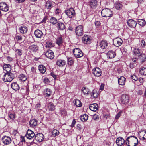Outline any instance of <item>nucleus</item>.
I'll list each match as a JSON object with an SVG mask.
<instances>
[{"instance_id": "1", "label": "nucleus", "mask_w": 146, "mask_h": 146, "mask_svg": "<svg viewBox=\"0 0 146 146\" xmlns=\"http://www.w3.org/2000/svg\"><path fill=\"white\" fill-rule=\"evenodd\" d=\"M125 142L128 146H136L138 143V141L136 137L130 136L127 138Z\"/></svg>"}, {"instance_id": "2", "label": "nucleus", "mask_w": 146, "mask_h": 146, "mask_svg": "<svg viewBox=\"0 0 146 146\" xmlns=\"http://www.w3.org/2000/svg\"><path fill=\"white\" fill-rule=\"evenodd\" d=\"M14 77V74L11 72H8L5 73L2 78V79L5 82H10Z\"/></svg>"}, {"instance_id": "3", "label": "nucleus", "mask_w": 146, "mask_h": 146, "mask_svg": "<svg viewBox=\"0 0 146 146\" xmlns=\"http://www.w3.org/2000/svg\"><path fill=\"white\" fill-rule=\"evenodd\" d=\"M101 13L102 16L105 17H112L113 15L112 11L108 8H106L102 9Z\"/></svg>"}, {"instance_id": "4", "label": "nucleus", "mask_w": 146, "mask_h": 146, "mask_svg": "<svg viewBox=\"0 0 146 146\" xmlns=\"http://www.w3.org/2000/svg\"><path fill=\"white\" fill-rule=\"evenodd\" d=\"M120 101L121 104L126 105L128 104L129 101V96L127 94H123L121 95Z\"/></svg>"}, {"instance_id": "5", "label": "nucleus", "mask_w": 146, "mask_h": 146, "mask_svg": "<svg viewBox=\"0 0 146 146\" xmlns=\"http://www.w3.org/2000/svg\"><path fill=\"white\" fill-rule=\"evenodd\" d=\"M65 12L68 16L70 18L73 17L75 15L74 9L72 8L68 9L65 11Z\"/></svg>"}, {"instance_id": "6", "label": "nucleus", "mask_w": 146, "mask_h": 146, "mask_svg": "<svg viewBox=\"0 0 146 146\" xmlns=\"http://www.w3.org/2000/svg\"><path fill=\"white\" fill-rule=\"evenodd\" d=\"M73 52L74 56L77 58H80L83 56V53L78 48H76L73 50Z\"/></svg>"}, {"instance_id": "7", "label": "nucleus", "mask_w": 146, "mask_h": 146, "mask_svg": "<svg viewBox=\"0 0 146 146\" xmlns=\"http://www.w3.org/2000/svg\"><path fill=\"white\" fill-rule=\"evenodd\" d=\"M76 35L79 36H81L83 34V27L81 25L77 26L76 28Z\"/></svg>"}, {"instance_id": "8", "label": "nucleus", "mask_w": 146, "mask_h": 146, "mask_svg": "<svg viewBox=\"0 0 146 146\" xmlns=\"http://www.w3.org/2000/svg\"><path fill=\"white\" fill-rule=\"evenodd\" d=\"M123 41L120 38L117 37L115 38L113 40V45L116 47H118L122 44Z\"/></svg>"}, {"instance_id": "9", "label": "nucleus", "mask_w": 146, "mask_h": 146, "mask_svg": "<svg viewBox=\"0 0 146 146\" xmlns=\"http://www.w3.org/2000/svg\"><path fill=\"white\" fill-rule=\"evenodd\" d=\"M2 141L5 145H8L11 143L12 139L9 136H4L2 138Z\"/></svg>"}, {"instance_id": "10", "label": "nucleus", "mask_w": 146, "mask_h": 146, "mask_svg": "<svg viewBox=\"0 0 146 146\" xmlns=\"http://www.w3.org/2000/svg\"><path fill=\"white\" fill-rule=\"evenodd\" d=\"M9 9V6L5 3H0V10L4 12L7 11Z\"/></svg>"}, {"instance_id": "11", "label": "nucleus", "mask_w": 146, "mask_h": 146, "mask_svg": "<svg viewBox=\"0 0 146 146\" xmlns=\"http://www.w3.org/2000/svg\"><path fill=\"white\" fill-rule=\"evenodd\" d=\"M35 134L34 132L31 130L28 129L25 136L28 139H31L35 136Z\"/></svg>"}, {"instance_id": "12", "label": "nucleus", "mask_w": 146, "mask_h": 146, "mask_svg": "<svg viewBox=\"0 0 146 146\" xmlns=\"http://www.w3.org/2000/svg\"><path fill=\"white\" fill-rule=\"evenodd\" d=\"M35 139L39 142L42 141L44 139V136L42 133L36 134L35 136Z\"/></svg>"}, {"instance_id": "13", "label": "nucleus", "mask_w": 146, "mask_h": 146, "mask_svg": "<svg viewBox=\"0 0 146 146\" xmlns=\"http://www.w3.org/2000/svg\"><path fill=\"white\" fill-rule=\"evenodd\" d=\"M139 138L143 140L146 139V130L139 131L138 133Z\"/></svg>"}, {"instance_id": "14", "label": "nucleus", "mask_w": 146, "mask_h": 146, "mask_svg": "<svg viewBox=\"0 0 146 146\" xmlns=\"http://www.w3.org/2000/svg\"><path fill=\"white\" fill-rule=\"evenodd\" d=\"M127 24L129 27L134 28L136 26L137 23L133 20L130 19L128 20Z\"/></svg>"}, {"instance_id": "15", "label": "nucleus", "mask_w": 146, "mask_h": 146, "mask_svg": "<svg viewBox=\"0 0 146 146\" xmlns=\"http://www.w3.org/2000/svg\"><path fill=\"white\" fill-rule=\"evenodd\" d=\"M92 72L94 76L97 77H99L101 74V71L100 69L98 68H96L93 69Z\"/></svg>"}, {"instance_id": "16", "label": "nucleus", "mask_w": 146, "mask_h": 146, "mask_svg": "<svg viewBox=\"0 0 146 146\" xmlns=\"http://www.w3.org/2000/svg\"><path fill=\"white\" fill-rule=\"evenodd\" d=\"M45 55L46 57L50 59H53L54 56V53L50 50L46 52Z\"/></svg>"}, {"instance_id": "17", "label": "nucleus", "mask_w": 146, "mask_h": 146, "mask_svg": "<svg viewBox=\"0 0 146 146\" xmlns=\"http://www.w3.org/2000/svg\"><path fill=\"white\" fill-rule=\"evenodd\" d=\"M56 27L58 30H63L66 28L64 24L61 22H58L56 25Z\"/></svg>"}, {"instance_id": "18", "label": "nucleus", "mask_w": 146, "mask_h": 146, "mask_svg": "<svg viewBox=\"0 0 146 146\" xmlns=\"http://www.w3.org/2000/svg\"><path fill=\"white\" fill-rule=\"evenodd\" d=\"M108 45V43L107 41L103 40L100 42L99 46L101 49H104L107 48Z\"/></svg>"}, {"instance_id": "19", "label": "nucleus", "mask_w": 146, "mask_h": 146, "mask_svg": "<svg viewBox=\"0 0 146 146\" xmlns=\"http://www.w3.org/2000/svg\"><path fill=\"white\" fill-rule=\"evenodd\" d=\"M66 63V61L62 59H58L56 61V65L59 67L64 66Z\"/></svg>"}, {"instance_id": "20", "label": "nucleus", "mask_w": 146, "mask_h": 146, "mask_svg": "<svg viewBox=\"0 0 146 146\" xmlns=\"http://www.w3.org/2000/svg\"><path fill=\"white\" fill-rule=\"evenodd\" d=\"M29 125L31 127H34L36 126L38 124V122L36 119H32L30 120L29 122Z\"/></svg>"}, {"instance_id": "21", "label": "nucleus", "mask_w": 146, "mask_h": 146, "mask_svg": "<svg viewBox=\"0 0 146 146\" xmlns=\"http://www.w3.org/2000/svg\"><path fill=\"white\" fill-rule=\"evenodd\" d=\"M34 34L35 36L38 38H41L43 35L42 32L39 29H37L35 31Z\"/></svg>"}, {"instance_id": "22", "label": "nucleus", "mask_w": 146, "mask_h": 146, "mask_svg": "<svg viewBox=\"0 0 146 146\" xmlns=\"http://www.w3.org/2000/svg\"><path fill=\"white\" fill-rule=\"evenodd\" d=\"M98 105L96 103L91 104L90 105L89 108L91 111H96L98 110Z\"/></svg>"}, {"instance_id": "23", "label": "nucleus", "mask_w": 146, "mask_h": 146, "mask_svg": "<svg viewBox=\"0 0 146 146\" xmlns=\"http://www.w3.org/2000/svg\"><path fill=\"white\" fill-rule=\"evenodd\" d=\"M124 143V140L121 137H119L117 139L116 143L118 146H121Z\"/></svg>"}, {"instance_id": "24", "label": "nucleus", "mask_w": 146, "mask_h": 146, "mask_svg": "<svg viewBox=\"0 0 146 146\" xmlns=\"http://www.w3.org/2000/svg\"><path fill=\"white\" fill-rule=\"evenodd\" d=\"M82 40L83 42L85 44H89L90 42V38L88 37L87 35H84L82 37Z\"/></svg>"}, {"instance_id": "25", "label": "nucleus", "mask_w": 146, "mask_h": 146, "mask_svg": "<svg viewBox=\"0 0 146 146\" xmlns=\"http://www.w3.org/2000/svg\"><path fill=\"white\" fill-rule=\"evenodd\" d=\"M20 32L22 34H24L26 33L28 31V28L27 26L23 25L21 26L19 28Z\"/></svg>"}, {"instance_id": "26", "label": "nucleus", "mask_w": 146, "mask_h": 146, "mask_svg": "<svg viewBox=\"0 0 146 146\" xmlns=\"http://www.w3.org/2000/svg\"><path fill=\"white\" fill-rule=\"evenodd\" d=\"M30 50L33 52H36L38 49V47L36 45L33 44L30 46L29 47Z\"/></svg>"}, {"instance_id": "27", "label": "nucleus", "mask_w": 146, "mask_h": 146, "mask_svg": "<svg viewBox=\"0 0 146 146\" xmlns=\"http://www.w3.org/2000/svg\"><path fill=\"white\" fill-rule=\"evenodd\" d=\"M97 2L96 0H92L90 2V5L93 9L96 8L97 7Z\"/></svg>"}, {"instance_id": "28", "label": "nucleus", "mask_w": 146, "mask_h": 146, "mask_svg": "<svg viewBox=\"0 0 146 146\" xmlns=\"http://www.w3.org/2000/svg\"><path fill=\"white\" fill-rule=\"evenodd\" d=\"M108 57L110 58H113L116 56V54L115 52L111 50L108 52L107 54Z\"/></svg>"}, {"instance_id": "29", "label": "nucleus", "mask_w": 146, "mask_h": 146, "mask_svg": "<svg viewBox=\"0 0 146 146\" xmlns=\"http://www.w3.org/2000/svg\"><path fill=\"white\" fill-rule=\"evenodd\" d=\"M126 78L123 76L121 77L120 78L118 79L119 84L121 85H124L125 83Z\"/></svg>"}, {"instance_id": "30", "label": "nucleus", "mask_w": 146, "mask_h": 146, "mask_svg": "<svg viewBox=\"0 0 146 146\" xmlns=\"http://www.w3.org/2000/svg\"><path fill=\"white\" fill-rule=\"evenodd\" d=\"M3 69L7 71V72H10L11 70V68L10 64H6L3 65Z\"/></svg>"}, {"instance_id": "31", "label": "nucleus", "mask_w": 146, "mask_h": 146, "mask_svg": "<svg viewBox=\"0 0 146 146\" xmlns=\"http://www.w3.org/2000/svg\"><path fill=\"white\" fill-rule=\"evenodd\" d=\"M133 52L137 56H139L142 54V50L138 48H135L133 50Z\"/></svg>"}, {"instance_id": "32", "label": "nucleus", "mask_w": 146, "mask_h": 146, "mask_svg": "<svg viewBox=\"0 0 146 146\" xmlns=\"http://www.w3.org/2000/svg\"><path fill=\"white\" fill-rule=\"evenodd\" d=\"M11 87L15 90H17L19 89V87L16 82L13 83L11 84Z\"/></svg>"}, {"instance_id": "33", "label": "nucleus", "mask_w": 146, "mask_h": 146, "mask_svg": "<svg viewBox=\"0 0 146 146\" xmlns=\"http://www.w3.org/2000/svg\"><path fill=\"white\" fill-rule=\"evenodd\" d=\"M82 91L84 95H89L90 92L89 89L86 87H83L82 89Z\"/></svg>"}, {"instance_id": "34", "label": "nucleus", "mask_w": 146, "mask_h": 146, "mask_svg": "<svg viewBox=\"0 0 146 146\" xmlns=\"http://www.w3.org/2000/svg\"><path fill=\"white\" fill-rule=\"evenodd\" d=\"M38 69L40 72L43 74L45 72L46 70V67L42 65H39L38 66Z\"/></svg>"}, {"instance_id": "35", "label": "nucleus", "mask_w": 146, "mask_h": 146, "mask_svg": "<svg viewBox=\"0 0 146 146\" xmlns=\"http://www.w3.org/2000/svg\"><path fill=\"white\" fill-rule=\"evenodd\" d=\"M48 109L49 111H53L55 109V107L54 104L50 102L48 104Z\"/></svg>"}, {"instance_id": "36", "label": "nucleus", "mask_w": 146, "mask_h": 146, "mask_svg": "<svg viewBox=\"0 0 146 146\" xmlns=\"http://www.w3.org/2000/svg\"><path fill=\"white\" fill-rule=\"evenodd\" d=\"M88 115L86 114H85L81 115L80 117V119L82 121H87L88 118Z\"/></svg>"}, {"instance_id": "37", "label": "nucleus", "mask_w": 146, "mask_h": 146, "mask_svg": "<svg viewBox=\"0 0 146 146\" xmlns=\"http://www.w3.org/2000/svg\"><path fill=\"white\" fill-rule=\"evenodd\" d=\"M98 95L97 92L95 90H93L91 92V97H93L94 98L97 97Z\"/></svg>"}, {"instance_id": "38", "label": "nucleus", "mask_w": 146, "mask_h": 146, "mask_svg": "<svg viewBox=\"0 0 146 146\" xmlns=\"http://www.w3.org/2000/svg\"><path fill=\"white\" fill-rule=\"evenodd\" d=\"M63 43L62 38L60 37L58 38L56 40V43L59 46L61 45Z\"/></svg>"}, {"instance_id": "39", "label": "nucleus", "mask_w": 146, "mask_h": 146, "mask_svg": "<svg viewBox=\"0 0 146 146\" xmlns=\"http://www.w3.org/2000/svg\"><path fill=\"white\" fill-rule=\"evenodd\" d=\"M50 22L54 25L55 24L57 23V19L54 17H52L50 19Z\"/></svg>"}, {"instance_id": "40", "label": "nucleus", "mask_w": 146, "mask_h": 146, "mask_svg": "<svg viewBox=\"0 0 146 146\" xmlns=\"http://www.w3.org/2000/svg\"><path fill=\"white\" fill-rule=\"evenodd\" d=\"M74 104L77 107H80L82 106V103L81 101L78 99L75 100Z\"/></svg>"}, {"instance_id": "41", "label": "nucleus", "mask_w": 146, "mask_h": 146, "mask_svg": "<svg viewBox=\"0 0 146 146\" xmlns=\"http://www.w3.org/2000/svg\"><path fill=\"white\" fill-rule=\"evenodd\" d=\"M138 22L139 25L142 26H144L146 24L145 21L143 19H139Z\"/></svg>"}, {"instance_id": "42", "label": "nucleus", "mask_w": 146, "mask_h": 146, "mask_svg": "<svg viewBox=\"0 0 146 146\" xmlns=\"http://www.w3.org/2000/svg\"><path fill=\"white\" fill-rule=\"evenodd\" d=\"M46 7L47 9H50L53 6L52 3H50V1H47L46 3Z\"/></svg>"}, {"instance_id": "43", "label": "nucleus", "mask_w": 146, "mask_h": 146, "mask_svg": "<svg viewBox=\"0 0 146 146\" xmlns=\"http://www.w3.org/2000/svg\"><path fill=\"white\" fill-rule=\"evenodd\" d=\"M139 72L140 74L142 75H146V68L143 67L140 70Z\"/></svg>"}, {"instance_id": "44", "label": "nucleus", "mask_w": 146, "mask_h": 146, "mask_svg": "<svg viewBox=\"0 0 146 146\" xmlns=\"http://www.w3.org/2000/svg\"><path fill=\"white\" fill-rule=\"evenodd\" d=\"M68 64L70 66H71L74 63V61L72 57H68Z\"/></svg>"}, {"instance_id": "45", "label": "nucleus", "mask_w": 146, "mask_h": 146, "mask_svg": "<svg viewBox=\"0 0 146 146\" xmlns=\"http://www.w3.org/2000/svg\"><path fill=\"white\" fill-rule=\"evenodd\" d=\"M19 78L20 80H21L23 81H25L26 79L27 78L23 74H21L19 76Z\"/></svg>"}, {"instance_id": "46", "label": "nucleus", "mask_w": 146, "mask_h": 146, "mask_svg": "<svg viewBox=\"0 0 146 146\" xmlns=\"http://www.w3.org/2000/svg\"><path fill=\"white\" fill-rule=\"evenodd\" d=\"M52 135L54 136H58L59 134V132L56 129L54 130L52 132Z\"/></svg>"}, {"instance_id": "47", "label": "nucleus", "mask_w": 146, "mask_h": 146, "mask_svg": "<svg viewBox=\"0 0 146 146\" xmlns=\"http://www.w3.org/2000/svg\"><path fill=\"white\" fill-rule=\"evenodd\" d=\"M122 7V5L119 3H117L115 5V7L117 10L120 9Z\"/></svg>"}, {"instance_id": "48", "label": "nucleus", "mask_w": 146, "mask_h": 146, "mask_svg": "<svg viewBox=\"0 0 146 146\" xmlns=\"http://www.w3.org/2000/svg\"><path fill=\"white\" fill-rule=\"evenodd\" d=\"M46 96L47 97H49L50 96L51 94V91L50 89L47 88L46 89Z\"/></svg>"}, {"instance_id": "49", "label": "nucleus", "mask_w": 146, "mask_h": 146, "mask_svg": "<svg viewBox=\"0 0 146 146\" xmlns=\"http://www.w3.org/2000/svg\"><path fill=\"white\" fill-rule=\"evenodd\" d=\"M100 118V116L98 115L97 114H94L93 117V119L95 121H98Z\"/></svg>"}, {"instance_id": "50", "label": "nucleus", "mask_w": 146, "mask_h": 146, "mask_svg": "<svg viewBox=\"0 0 146 146\" xmlns=\"http://www.w3.org/2000/svg\"><path fill=\"white\" fill-rule=\"evenodd\" d=\"M46 47L50 48L53 46L51 42L48 41L46 42Z\"/></svg>"}, {"instance_id": "51", "label": "nucleus", "mask_w": 146, "mask_h": 146, "mask_svg": "<svg viewBox=\"0 0 146 146\" xmlns=\"http://www.w3.org/2000/svg\"><path fill=\"white\" fill-rule=\"evenodd\" d=\"M15 114L14 113H11L9 115L10 119L13 120L15 118Z\"/></svg>"}, {"instance_id": "52", "label": "nucleus", "mask_w": 146, "mask_h": 146, "mask_svg": "<svg viewBox=\"0 0 146 146\" xmlns=\"http://www.w3.org/2000/svg\"><path fill=\"white\" fill-rule=\"evenodd\" d=\"M16 39L17 40L22 41L23 39L22 37L19 35H17L16 36Z\"/></svg>"}, {"instance_id": "53", "label": "nucleus", "mask_w": 146, "mask_h": 146, "mask_svg": "<svg viewBox=\"0 0 146 146\" xmlns=\"http://www.w3.org/2000/svg\"><path fill=\"white\" fill-rule=\"evenodd\" d=\"M140 56L141 57V58L143 61H144L146 59V55L145 54H142V53Z\"/></svg>"}, {"instance_id": "54", "label": "nucleus", "mask_w": 146, "mask_h": 146, "mask_svg": "<svg viewBox=\"0 0 146 146\" xmlns=\"http://www.w3.org/2000/svg\"><path fill=\"white\" fill-rule=\"evenodd\" d=\"M60 113L62 115L65 116L66 114V112L65 110L62 109L60 110Z\"/></svg>"}, {"instance_id": "55", "label": "nucleus", "mask_w": 146, "mask_h": 146, "mask_svg": "<svg viewBox=\"0 0 146 146\" xmlns=\"http://www.w3.org/2000/svg\"><path fill=\"white\" fill-rule=\"evenodd\" d=\"M131 77L132 79L134 80L135 81H137L138 79V78L137 76H136L133 75L131 76Z\"/></svg>"}, {"instance_id": "56", "label": "nucleus", "mask_w": 146, "mask_h": 146, "mask_svg": "<svg viewBox=\"0 0 146 146\" xmlns=\"http://www.w3.org/2000/svg\"><path fill=\"white\" fill-rule=\"evenodd\" d=\"M16 52H17L18 55L21 56L22 54V50L20 49H17Z\"/></svg>"}, {"instance_id": "57", "label": "nucleus", "mask_w": 146, "mask_h": 146, "mask_svg": "<svg viewBox=\"0 0 146 146\" xmlns=\"http://www.w3.org/2000/svg\"><path fill=\"white\" fill-rule=\"evenodd\" d=\"M50 75L52 76L54 79H56L58 77V76L55 74L54 73L51 72L50 73Z\"/></svg>"}, {"instance_id": "58", "label": "nucleus", "mask_w": 146, "mask_h": 146, "mask_svg": "<svg viewBox=\"0 0 146 146\" xmlns=\"http://www.w3.org/2000/svg\"><path fill=\"white\" fill-rule=\"evenodd\" d=\"M122 113V112L121 111H120L116 115L115 117L116 119H119V118L121 116Z\"/></svg>"}, {"instance_id": "59", "label": "nucleus", "mask_w": 146, "mask_h": 146, "mask_svg": "<svg viewBox=\"0 0 146 146\" xmlns=\"http://www.w3.org/2000/svg\"><path fill=\"white\" fill-rule=\"evenodd\" d=\"M95 26L97 27H99L100 25V23L99 21H96L94 23Z\"/></svg>"}, {"instance_id": "60", "label": "nucleus", "mask_w": 146, "mask_h": 146, "mask_svg": "<svg viewBox=\"0 0 146 146\" xmlns=\"http://www.w3.org/2000/svg\"><path fill=\"white\" fill-rule=\"evenodd\" d=\"M41 106L40 104L39 103H38L36 104L35 106V108L36 109L38 110Z\"/></svg>"}, {"instance_id": "61", "label": "nucleus", "mask_w": 146, "mask_h": 146, "mask_svg": "<svg viewBox=\"0 0 146 146\" xmlns=\"http://www.w3.org/2000/svg\"><path fill=\"white\" fill-rule=\"evenodd\" d=\"M60 12V10L59 9H57L55 11V13L56 14H58Z\"/></svg>"}, {"instance_id": "62", "label": "nucleus", "mask_w": 146, "mask_h": 146, "mask_svg": "<svg viewBox=\"0 0 146 146\" xmlns=\"http://www.w3.org/2000/svg\"><path fill=\"white\" fill-rule=\"evenodd\" d=\"M76 123V121L75 119H73L72 122L71 124V126L72 127H73L74 126V125H75Z\"/></svg>"}, {"instance_id": "63", "label": "nucleus", "mask_w": 146, "mask_h": 146, "mask_svg": "<svg viewBox=\"0 0 146 146\" xmlns=\"http://www.w3.org/2000/svg\"><path fill=\"white\" fill-rule=\"evenodd\" d=\"M7 60L11 62L13 60V59L10 56H8L7 58Z\"/></svg>"}, {"instance_id": "64", "label": "nucleus", "mask_w": 146, "mask_h": 146, "mask_svg": "<svg viewBox=\"0 0 146 146\" xmlns=\"http://www.w3.org/2000/svg\"><path fill=\"white\" fill-rule=\"evenodd\" d=\"M141 44L142 46H144L145 45V43L144 40H142L141 42Z\"/></svg>"}]
</instances>
